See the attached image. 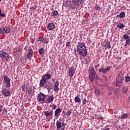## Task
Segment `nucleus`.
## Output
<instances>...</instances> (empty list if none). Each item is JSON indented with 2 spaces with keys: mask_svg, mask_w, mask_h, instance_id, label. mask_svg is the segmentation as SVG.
<instances>
[{
  "mask_svg": "<svg viewBox=\"0 0 130 130\" xmlns=\"http://www.w3.org/2000/svg\"><path fill=\"white\" fill-rule=\"evenodd\" d=\"M77 50L79 52V55L81 56H86L88 54L87 47L84 42H78L77 45Z\"/></svg>",
  "mask_w": 130,
  "mask_h": 130,
  "instance_id": "obj_1",
  "label": "nucleus"
},
{
  "mask_svg": "<svg viewBox=\"0 0 130 130\" xmlns=\"http://www.w3.org/2000/svg\"><path fill=\"white\" fill-rule=\"evenodd\" d=\"M89 79L91 82H93L94 80H98V75L95 72V69L93 67H89Z\"/></svg>",
  "mask_w": 130,
  "mask_h": 130,
  "instance_id": "obj_2",
  "label": "nucleus"
},
{
  "mask_svg": "<svg viewBox=\"0 0 130 130\" xmlns=\"http://www.w3.org/2000/svg\"><path fill=\"white\" fill-rule=\"evenodd\" d=\"M4 82L6 88L11 87V79L9 77L6 75L4 76Z\"/></svg>",
  "mask_w": 130,
  "mask_h": 130,
  "instance_id": "obj_3",
  "label": "nucleus"
},
{
  "mask_svg": "<svg viewBox=\"0 0 130 130\" xmlns=\"http://www.w3.org/2000/svg\"><path fill=\"white\" fill-rule=\"evenodd\" d=\"M72 4H73L72 6L73 10L78 9V6L82 5V0H72Z\"/></svg>",
  "mask_w": 130,
  "mask_h": 130,
  "instance_id": "obj_4",
  "label": "nucleus"
},
{
  "mask_svg": "<svg viewBox=\"0 0 130 130\" xmlns=\"http://www.w3.org/2000/svg\"><path fill=\"white\" fill-rule=\"evenodd\" d=\"M56 127H57V129L64 130V127H66V125L64 124V122H63V121H62V122L61 123L59 121H57Z\"/></svg>",
  "mask_w": 130,
  "mask_h": 130,
  "instance_id": "obj_5",
  "label": "nucleus"
},
{
  "mask_svg": "<svg viewBox=\"0 0 130 130\" xmlns=\"http://www.w3.org/2000/svg\"><path fill=\"white\" fill-rule=\"evenodd\" d=\"M123 80H124L123 76L119 75L116 78V81H117V82L116 83V87H119V88H120L121 87V85L118 84H120V83H122V82H123Z\"/></svg>",
  "mask_w": 130,
  "mask_h": 130,
  "instance_id": "obj_6",
  "label": "nucleus"
},
{
  "mask_svg": "<svg viewBox=\"0 0 130 130\" xmlns=\"http://www.w3.org/2000/svg\"><path fill=\"white\" fill-rule=\"evenodd\" d=\"M10 32H11V28L9 27L1 26L0 27V34H6V33H10Z\"/></svg>",
  "mask_w": 130,
  "mask_h": 130,
  "instance_id": "obj_7",
  "label": "nucleus"
},
{
  "mask_svg": "<svg viewBox=\"0 0 130 130\" xmlns=\"http://www.w3.org/2000/svg\"><path fill=\"white\" fill-rule=\"evenodd\" d=\"M46 95L42 92H40L37 96V101L38 102H44L45 101V98Z\"/></svg>",
  "mask_w": 130,
  "mask_h": 130,
  "instance_id": "obj_8",
  "label": "nucleus"
},
{
  "mask_svg": "<svg viewBox=\"0 0 130 130\" xmlns=\"http://www.w3.org/2000/svg\"><path fill=\"white\" fill-rule=\"evenodd\" d=\"M33 56V50L31 49V47H29L27 50V53H26L25 58H27V59H29L31 58Z\"/></svg>",
  "mask_w": 130,
  "mask_h": 130,
  "instance_id": "obj_9",
  "label": "nucleus"
},
{
  "mask_svg": "<svg viewBox=\"0 0 130 130\" xmlns=\"http://www.w3.org/2000/svg\"><path fill=\"white\" fill-rule=\"evenodd\" d=\"M110 69H111L110 66H108L106 68L102 67L99 69V72L100 73H103L104 75H106L107 72H108V71H110Z\"/></svg>",
  "mask_w": 130,
  "mask_h": 130,
  "instance_id": "obj_10",
  "label": "nucleus"
},
{
  "mask_svg": "<svg viewBox=\"0 0 130 130\" xmlns=\"http://www.w3.org/2000/svg\"><path fill=\"white\" fill-rule=\"evenodd\" d=\"M7 88L8 87H5L2 90V93L4 96H5V97H8V96H10L11 95V92Z\"/></svg>",
  "mask_w": 130,
  "mask_h": 130,
  "instance_id": "obj_11",
  "label": "nucleus"
},
{
  "mask_svg": "<svg viewBox=\"0 0 130 130\" xmlns=\"http://www.w3.org/2000/svg\"><path fill=\"white\" fill-rule=\"evenodd\" d=\"M47 83H48V80L45 79V77H44L40 80V87L41 88H43V87H44V86H45Z\"/></svg>",
  "mask_w": 130,
  "mask_h": 130,
  "instance_id": "obj_12",
  "label": "nucleus"
},
{
  "mask_svg": "<svg viewBox=\"0 0 130 130\" xmlns=\"http://www.w3.org/2000/svg\"><path fill=\"white\" fill-rule=\"evenodd\" d=\"M8 57L9 54H8V53L4 51H0V57L2 58H8Z\"/></svg>",
  "mask_w": 130,
  "mask_h": 130,
  "instance_id": "obj_13",
  "label": "nucleus"
},
{
  "mask_svg": "<svg viewBox=\"0 0 130 130\" xmlns=\"http://www.w3.org/2000/svg\"><path fill=\"white\" fill-rule=\"evenodd\" d=\"M59 86V83L58 81H55L53 85V90L54 92H58L59 91V88L58 86Z\"/></svg>",
  "mask_w": 130,
  "mask_h": 130,
  "instance_id": "obj_14",
  "label": "nucleus"
},
{
  "mask_svg": "<svg viewBox=\"0 0 130 130\" xmlns=\"http://www.w3.org/2000/svg\"><path fill=\"white\" fill-rule=\"evenodd\" d=\"M44 114L45 116H46V117H51V116H52L53 114V111L51 110L50 111H45L44 113Z\"/></svg>",
  "mask_w": 130,
  "mask_h": 130,
  "instance_id": "obj_15",
  "label": "nucleus"
},
{
  "mask_svg": "<svg viewBox=\"0 0 130 130\" xmlns=\"http://www.w3.org/2000/svg\"><path fill=\"white\" fill-rule=\"evenodd\" d=\"M95 94L97 97L100 96L101 94V90H100V86H98L95 88Z\"/></svg>",
  "mask_w": 130,
  "mask_h": 130,
  "instance_id": "obj_16",
  "label": "nucleus"
},
{
  "mask_svg": "<svg viewBox=\"0 0 130 130\" xmlns=\"http://www.w3.org/2000/svg\"><path fill=\"white\" fill-rule=\"evenodd\" d=\"M75 74V69L73 67H71L69 70V74L70 77L72 78Z\"/></svg>",
  "mask_w": 130,
  "mask_h": 130,
  "instance_id": "obj_17",
  "label": "nucleus"
},
{
  "mask_svg": "<svg viewBox=\"0 0 130 130\" xmlns=\"http://www.w3.org/2000/svg\"><path fill=\"white\" fill-rule=\"evenodd\" d=\"M54 100V98L52 95H50L48 96L47 100L46 101V103L49 104V103H51Z\"/></svg>",
  "mask_w": 130,
  "mask_h": 130,
  "instance_id": "obj_18",
  "label": "nucleus"
},
{
  "mask_svg": "<svg viewBox=\"0 0 130 130\" xmlns=\"http://www.w3.org/2000/svg\"><path fill=\"white\" fill-rule=\"evenodd\" d=\"M54 27H55V25H54V24H53V23L52 22H50L48 24L47 28V29H48V30H51L54 29Z\"/></svg>",
  "mask_w": 130,
  "mask_h": 130,
  "instance_id": "obj_19",
  "label": "nucleus"
},
{
  "mask_svg": "<svg viewBox=\"0 0 130 130\" xmlns=\"http://www.w3.org/2000/svg\"><path fill=\"white\" fill-rule=\"evenodd\" d=\"M61 109L58 108V109H57L55 111V114H54V116L55 117H58V115H59V113H60V112H61Z\"/></svg>",
  "mask_w": 130,
  "mask_h": 130,
  "instance_id": "obj_20",
  "label": "nucleus"
},
{
  "mask_svg": "<svg viewBox=\"0 0 130 130\" xmlns=\"http://www.w3.org/2000/svg\"><path fill=\"white\" fill-rule=\"evenodd\" d=\"M34 89H32V87H30L27 89V92L28 95H32V94H34Z\"/></svg>",
  "mask_w": 130,
  "mask_h": 130,
  "instance_id": "obj_21",
  "label": "nucleus"
},
{
  "mask_svg": "<svg viewBox=\"0 0 130 130\" xmlns=\"http://www.w3.org/2000/svg\"><path fill=\"white\" fill-rule=\"evenodd\" d=\"M116 17L117 18H124V17H125V13L124 12H122L119 15H117Z\"/></svg>",
  "mask_w": 130,
  "mask_h": 130,
  "instance_id": "obj_22",
  "label": "nucleus"
},
{
  "mask_svg": "<svg viewBox=\"0 0 130 130\" xmlns=\"http://www.w3.org/2000/svg\"><path fill=\"white\" fill-rule=\"evenodd\" d=\"M74 101L76 103H80L81 102V99H80V97L76 96L74 99Z\"/></svg>",
  "mask_w": 130,
  "mask_h": 130,
  "instance_id": "obj_23",
  "label": "nucleus"
},
{
  "mask_svg": "<svg viewBox=\"0 0 130 130\" xmlns=\"http://www.w3.org/2000/svg\"><path fill=\"white\" fill-rule=\"evenodd\" d=\"M105 47L106 48V49H109L111 47L110 46V42H108L105 44Z\"/></svg>",
  "mask_w": 130,
  "mask_h": 130,
  "instance_id": "obj_24",
  "label": "nucleus"
},
{
  "mask_svg": "<svg viewBox=\"0 0 130 130\" xmlns=\"http://www.w3.org/2000/svg\"><path fill=\"white\" fill-rule=\"evenodd\" d=\"M39 52L40 54L43 55V54H44V53L45 52V50H44V48H42L39 50Z\"/></svg>",
  "mask_w": 130,
  "mask_h": 130,
  "instance_id": "obj_25",
  "label": "nucleus"
},
{
  "mask_svg": "<svg viewBox=\"0 0 130 130\" xmlns=\"http://www.w3.org/2000/svg\"><path fill=\"white\" fill-rule=\"evenodd\" d=\"M128 117V115L127 113L123 114L121 116V119H124L125 118H127Z\"/></svg>",
  "mask_w": 130,
  "mask_h": 130,
  "instance_id": "obj_26",
  "label": "nucleus"
},
{
  "mask_svg": "<svg viewBox=\"0 0 130 130\" xmlns=\"http://www.w3.org/2000/svg\"><path fill=\"white\" fill-rule=\"evenodd\" d=\"M122 90H123V93H124V94H126V93H127V91L128 89L126 86H124L122 88Z\"/></svg>",
  "mask_w": 130,
  "mask_h": 130,
  "instance_id": "obj_27",
  "label": "nucleus"
},
{
  "mask_svg": "<svg viewBox=\"0 0 130 130\" xmlns=\"http://www.w3.org/2000/svg\"><path fill=\"white\" fill-rule=\"evenodd\" d=\"M125 83H128V82H130V77L128 75L125 76Z\"/></svg>",
  "mask_w": 130,
  "mask_h": 130,
  "instance_id": "obj_28",
  "label": "nucleus"
},
{
  "mask_svg": "<svg viewBox=\"0 0 130 130\" xmlns=\"http://www.w3.org/2000/svg\"><path fill=\"white\" fill-rule=\"evenodd\" d=\"M123 38L125 40H127V39H129L130 37L128 35H127L126 34H124L123 35Z\"/></svg>",
  "mask_w": 130,
  "mask_h": 130,
  "instance_id": "obj_29",
  "label": "nucleus"
},
{
  "mask_svg": "<svg viewBox=\"0 0 130 130\" xmlns=\"http://www.w3.org/2000/svg\"><path fill=\"white\" fill-rule=\"evenodd\" d=\"M42 42L44 44H48V41L46 40L45 38L43 37Z\"/></svg>",
  "mask_w": 130,
  "mask_h": 130,
  "instance_id": "obj_30",
  "label": "nucleus"
},
{
  "mask_svg": "<svg viewBox=\"0 0 130 130\" xmlns=\"http://www.w3.org/2000/svg\"><path fill=\"white\" fill-rule=\"evenodd\" d=\"M57 15H58V12L57 11H54L51 13V16H57Z\"/></svg>",
  "mask_w": 130,
  "mask_h": 130,
  "instance_id": "obj_31",
  "label": "nucleus"
},
{
  "mask_svg": "<svg viewBox=\"0 0 130 130\" xmlns=\"http://www.w3.org/2000/svg\"><path fill=\"white\" fill-rule=\"evenodd\" d=\"M46 77H45V79H46V80L48 81L49 79H50L51 78V75H50V74L49 73L46 74Z\"/></svg>",
  "mask_w": 130,
  "mask_h": 130,
  "instance_id": "obj_32",
  "label": "nucleus"
},
{
  "mask_svg": "<svg viewBox=\"0 0 130 130\" xmlns=\"http://www.w3.org/2000/svg\"><path fill=\"white\" fill-rule=\"evenodd\" d=\"M118 28H120V29H122V28H124V25H123V24H122V23H119L118 25H117Z\"/></svg>",
  "mask_w": 130,
  "mask_h": 130,
  "instance_id": "obj_33",
  "label": "nucleus"
},
{
  "mask_svg": "<svg viewBox=\"0 0 130 130\" xmlns=\"http://www.w3.org/2000/svg\"><path fill=\"white\" fill-rule=\"evenodd\" d=\"M26 90H27V88H26V85L24 84V85H22V91H23L24 92H25Z\"/></svg>",
  "mask_w": 130,
  "mask_h": 130,
  "instance_id": "obj_34",
  "label": "nucleus"
},
{
  "mask_svg": "<svg viewBox=\"0 0 130 130\" xmlns=\"http://www.w3.org/2000/svg\"><path fill=\"white\" fill-rule=\"evenodd\" d=\"M50 106L51 107H52V109H54V110H55L56 109V108H57V107L54 104H53Z\"/></svg>",
  "mask_w": 130,
  "mask_h": 130,
  "instance_id": "obj_35",
  "label": "nucleus"
},
{
  "mask_svg": "<svg viewBox=\"0 0 130 130\" xmlns=\"http://www.w3.org/2000/svg\"><path fill=\"white\" fill-rule=\"evenodd\" d=\"M95 9L96 10V11H100V6H98V5H96L95 7Z\"/></svg>",
  "mask_w": 130,
  "mask_h": 130,
  "instance_id": "obj_36",
  "label": "nucleus"
},
{
  "mask_svg": "<svg viewBox=\"0 0 130 130\" xmlns=\"http://www.w3.org/2000/svg\"><path fill=\"white\" fill-rule=\"evenodd\" d=\"M66 114L68 115V116H70L71 114H72V112H71V111L69 110L67 112Z\"/></svg>",
  "mask_w": 130,
  "mask_h": 130,
  "instance_id": "obj_37",
  "label": "nucleus"
},
{
  "mask_svg": "<svg viewBox=\"0 0 130 130\" xmlns=\"http://www.w3.org/2000/svg\"><path fill=\"white\" fill-rule=\"evenodd\" d=\"M82 103L83 104H86V103H87V100H86V99H82Z\"/></svg>",
  "mask_w": 130,
  "mask_h": 130,
  "instance_id": "obj_38",
  "label": "nucleus"
},
{
  "mask_svg": "<svg viewBox=\"0 0 130 130\" xmlns=\"http://www.w3.org/2000/svg\"><path fill=\"white\" fill-rule=\"evenodd\" d=\"M66 46L68 47H69V46H71V42H68L66 43Z\"/></svg>",
  "mask_w": 130,
  "mask_h": 130,
  "instance_id": "obj_39",
  "label": "nucleus"
},
{
  "mask_svg": "<svg viewBox=\"0 0 130 130\" xmlns=\"http://www.w3.org/2000/svg\"><path fill=\"white\" fill-rule=\"evenodd\" d=\"M43 40V38H41L40 37L39 38V41H40V42H42Z\"/></svg>",
  "mask_w": 130,
  "mask_h": 130,
  "instance_id": "obj_40",
  "label": "nucleus"
},
{
  "mask_svg": "<svg viewBox=\"0 0 130 130\" xmlns=\"http://www.w3.org/2000/svg\"><path fill=\"white\" fill-rule=\"evenodd\" d=\"M49 87H50L49 84H47V85L45 86L44 88H45V89H48L49 88Z\"/></svg>",
  "mask_w": 130,
  "mask_h": 130,
  "instance_id": "obj_41",
  "label": "nucleus"
},
{
  "mask_svg": "<svg viewBox=\"0 0 130 130\" xmlns=\"http://www.w3.org/2000/svg\"><path fill=\"white\" fill-rule=\"evenodd\" d=\"M100 67V64L99 63L98 64H96L95 66V69H97V68Z\"/></svg>",
  "mask_w": 130,
  "mask_h": 130,
  "instance_id": "obj_42",
  "label": "nucleus"
},
{
  "mask_svg": "<svg viewBox=\"0 0 130 130\" xmlns=\"http://www.w3.org/2000/svg\"><path fill=\"white\" fill-rule=\"evenodd\" d=\"M1 17H6V14L4 13L0 14Z\"/></svg>",
  "mask_w": 130,
  "mask_h": 130,
  "instance_id": "obj_43",
  "label": "nucleus"
},
{
  "mask_svg": "<svg viewBox=\"0 0 130 130\" xmlns=\"http://www.w3.org/2000/svg\"><path fill=\"white\" fill-rule=\"evenodd\" d=\"M30 10H36V7H30Z\"/></svg>",
  "mask_w": 130,
  "mask_h": 130,
  "instance_id": "obj_44",
  "label": "nucleus"
},
{
  "mask_svg": "<svg viewBox=\"0 0 130 130\" xmlns=\"http://www.w3.org/2000/svg\"><path fill=\"white\" fill-rule=\"evenodd\" d=\"M48 92H50V88H47Z\"/></svg>",
  "mask_w": 130,
  "mask_h": 130,
  "instance_id": "obj_45",
  "label": "nucleus"
},
{
  "mask_svg": "<svg viewBox=\"0 0 130 130\" xmlns=\"http://www.w3.org/2000/svg\"><path fill=\"white\" fill-rule=\"evenodd\" d=\"M2 14V10L0 9V14Z\"/></svg>",
  "mask_w": 130,
  "mask_h": 130,
  "instance_id": "obj_46",
  "label": "nucleus"
},
{
  "mask_svg": "<svg viewBox=\"0 0 130 130\" xmlns=\"http://www.w3.org/2000/svg\"><path fill=\"white\" fill-rule=\"evenodd\" d=\"M1 2H2V0H0V3H1Z\"/></svg>",
  "mask_w": 130,
  "mask_h": 130,
  "instance_id": "obj_47",
  "label": "nucleus"
}]
</instances>
